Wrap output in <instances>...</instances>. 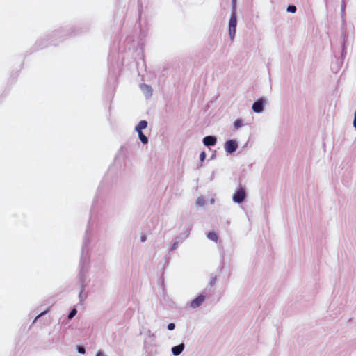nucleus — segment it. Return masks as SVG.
<instances>
[{"label":"nucleus","instance_id":"nucleus-1","mask_svg":"<svg viewBox=\"0 0 356 356\" xmlns=\"http://www.w3.org/2000/svg\"><path fill=\"white\" fill-rule=\"evenodd\" d=\"M236 24H237V19H236V10L234 8V10H232L229 22V36L232 40H234L235 34H236Z\"/></svg>","mask_w":356,"mask_h":356},{"label":"nucleus","instance_id":"nucleus-2","mask_svg":"<svg viewBox=\"0 0 356 356\" xmlns=\"http://www.w3.org/2000/svg\"><path fill=\"white\" fill-rule=\"evenodd\" d=\"M245 196L246 193L245 189L240 187L234 193L233 201L236 203H241L245 200Z\"/></svg>","mask_w":356,"mask_h":356},{"label":"nucleus","instance_id":"nucleus-3","mask_svg":"<svg viewBox=\"0 0 356 356\" xmlns=\"http://www.w3.org/2000/svg\"><path fill=\"white\" fill-rule=\"evenodd\" d=\"M238 144L235 140H230L225 143V148L227 152L233 153L236 150Z\"/></svg>","mask_w":356,"mask_h":356},{"label":"nucleus","instance_id":"nucleus-4","mask_svg":"<svg viewBox=\"0 0 356 356\" xmlns=\"http://www.w3.org/2000/svg\"><path fill=\"white\" fill-rule=\"evenodd\" d=\"M264 101L260 99L255 102L252 105V110L255 113H261L264 109Z\"/></svg>","mask_w":356,"mask_h":356},{"label":"nucleus","instance_id":"nucleus-5","mask_svg":"<svg viewBox=\"0 0 356 356\" xmlns=\"http://www.w3.org/2000/svg\"><path fill=\"white\" fill-rule=\"evenodd\" d=\"M204 301V296L202 295H200L191 302V307L193 308H196V307L200 306Z\"/></svg>","mask_w":356,"mask_h":356},{"label":"nucleus","instance_id":"nucleus-6","mask_svg":"<svg viewBox=\"0 0 356 356\" xmlns=\"http://www.w3.org/2000/svg\"><path fill=\"white\" fill-rule=\"evenodd\" d=\"M203 143L206 146L214 145L216 143V139L213 136H208L204 138Z\"/></svg>","mask_w":356,"mask_h":356},{"label":"nucleus","instance_id":"nucleus-7","mask_svg":"<svg viewBox=\"0 0 356 356\" xmlns=\"http://www.w3.org/2000/svg\"><path fill=\"white\" fill-rule=\"evenodd\" d=\"M184 347H185V346L184 343H181L178 346H174L172 348V352L173 355L175 356L180 355L181 353V352L184 350Z\"/></svg>","mask_w":356,"mask_h":356},{"label":"nucleus","instance_id":"nucleus-8","mask_svg":"<svg viewBox=\"0 0 356 356\" xmlns=\"http://www.w3.org/2000/svg\"><path fill=\"white\" fill-rule=\"evenodd\" d=\"M147 127V122L145 120H141L139 122L138 125L136 127V131H142L143 129H145Z\"/></svg>","mask_w":356,"mask_h":356},{"label":"nucleus","instance_id":"nucleus-9","mask_svg":"<svg viewBox=\"0 0 356 356\" xmlns=\"http://www.w3.org/2000/svg\"><path fill=\"white\" fill-rule=\"evenodd\" d=\"M207 237H208L210 240H211V241H215V242H217L218 238V236L217 234H216V233H215V232H209V233L208 234V235H207Z\"/></svg>","mask_w":356,"mask_h":356},{"label":"nucleus","instance_id":"nucleus-10","mask_svg":"<svg viewBox=\"0 0 356 356\" xmlns=\"http://www.w3.org/2000/svg\"><path fill=\"white\" fill-rule=\"evenodd\" d=\"M138 134V136L140 140L143 144H147L148 143L147 138L143 134L142 131H137Z\"/></svg>","mask_w":356,"mask_h":356},{"label":"nucleus","instance_id":"nucleus-11","mask_svg":"<svg viewBox=\"0 0 356 356\" xmlns=\"http://www.w3.org/2000/svg\"><path fill=\"white\" fill-rule=\"evenodd\" d=\"M242 126V121L241 120H236L234 123V129H238Z\"/></svg>","mask_w":356,"mask_h":356},{"label":"nucleus","instance_id":"nucleus-12","mask_svg":"<svg viewBox=\"0 0 356 356\" xmlns=\"http://www.w3.org/2000/svg\"><path fill=\"white\" fill-rule=\"evenodd\" d=\"M77 311L76 309H73L69 314L68 318L70 319L72 318L76 314Z\"/></svg>","mask_w":356,"mask_h":356},{"label":"nucleus","instance_id":"nucleus-13","mask_svg":"<svg viewBox=\"0 0 356 356\" xmlns=\"http://www.w3.org/2000/svg\"><path fill=\"white\" fill-rule=\"evenodd\" d=\"M287 11L290 13H295L296 11V7L295 6H289Z\"/></svg>","mask_w":356,"mask_h":356},{"label":"nucleus","instance_id":"nucleus-14","mask_svg":"<svg viewBox=\"0 0 356 356\" xmlns=\"http://www.w3.org/2000/svg\"><path fill=\"white\" fill-rule=\"evenodd\" d=\"M175 324H174V323H169V324L168 325V329L169 330H173L175 329Z\"/></svg>","mask_w":356,"mask_h":356},{"label":"nucleus","instance_id":"nucleus-15","mask_svg":"<svg viewBox=\"0 0 356 356\" xmlns=\"http://www.w3.org/2000/svg\"><path fill=\"white\" fill-rule=\"evenodd\" d=\"M78 351H79V353H80L81 354H84L86 353L85 348L82 346L78 347Z\"/></svg>","mask_w":356,"mask_h":356},{"label":"nucleus","instance_id":"nucleus-16","mask_svg":"<svg viewBox=\"0 0 356 356\" xmlns=\"http://www.w3.org/2000/svg\"><path fill=\"white\" fill-rule=\"evenodd\" d=\"M205 157H206V154L204 152H201L200 155V159L202 161H203L204 159H205Z\"/></svg>","mask_w":356,"mask_h":356},{"label":"nucleus","instance_id":"nucleus-17","mask_svg":"<svg viewBox=\"0 0 356 356\" xmlns=\"http://www.w3.org/2000/svg\"><path fill=\"white\" fill-rule=\"evenodd\" d=\"M96 356H106L102 351H98Z\"/></svg>","mask_w":356,"mask_h":356},{"label":"nucleus","instance_id":"nucleus-18","mask_svg":"<svg viewBox=\"0 0 356 356\" xmlns=\"http://www.w3.org/2000/svg\"><path fill=\"white\" fill-rule=\"evenodd\" d=\"M353 125L356 128V110H355V119H354V121H353Z\"/></svg>","mask_w":356,"mask_h":356},{"label":"nucleus","instance_id":"nucleus-19","mask_svg":"<svg viewBox=\"0 0 356 356\" xmlns=\"http://www.w3.org/2000/svg\"><path fill=\"white\" fill-rule=\"evenodd\" d=\"M140 239H141V241H142V242H144V241H146V236H142L140 237Z\"/></svg>","mask_w":356,"mask_h":356},{"label":"nucleus","instance_id":"nucleus-20","mask_svg":"<svg viewBox=\"0 0 356 356\" xmlns=\"http://www.w3.org/2000/svg\"><path fill=\"white\" fill-rule=\"evenodd\" d=\"M233 1V8H232V10H234V8L236 10V8H235V3H236V0H232Z\"/></svg>","mask_w":356,"mask_h":356},{"label":"nucleus","instance_id":"nucleus-21","mask_svg":"<svg viewBox=\"0 0 356 356\" xmlns=\"http://www.w3.org/2000/svg\"><path fill=\"white\" fill-rule=\"evenodd\" d=\"M42 313H40V315H38V317H40V316H42Z\"/></svg>","mask_w":356,"mask_h":356},{"label":"nucleus","instance_id":"nucleus-22","mask_svg":"<svg viewBox=\"0 0 356 356\" xmlns=\"http://www.w3.org/2000/svg\"><path fill=\"white\" fill-rule=\"evenodd\" d=\"M42 313H40V315H38V317H40V316H42Z\"/></svg>","mask_w":356,"mask_h":356},{"label":"nucleus","instance_id":"nucleus-23","mask_svg":"<svg viewBox=\"0 0 356 356\" xmlns=\"http://www.w3.org/2000/svg\"><path fill=\"white\" fill-rule=\"evenodd\" d=\"M42 313H40V315H38V317H40V316H42Z\"/></svg>","mask_w":356,"mask_h":356}]
</instances>
